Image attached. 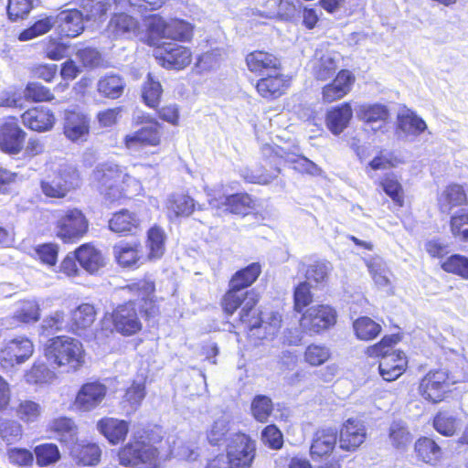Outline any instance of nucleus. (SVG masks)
Wrapping results in <instances>:
<instances>
[{"instance_id":"nucleus-1","label":"nucleus","mask_w":468,"mask_h":468,"mask_svg":"<svg viewBox=\"0 0 468 468\" xmlns=\"http://www.w3.org/2000/svg\"><path fill=\"white\" fill-rule=\"evenodd\" d=\"M261 272V266L259 262H252L236 271L229 282V289L222 300L223 310L226 314L231 315L241 306L239 320L250 322L252 326L260 323V319L257 317L250 319V312L259 302L260 295L254 289L247 290V288L258 279Z\"/></svg>"},{"instance_id":"nucleus-2","label":"nucleus","mask_w":468,"mask_h":468,"mask_svg":"<svg viewBox=\"0 0 468 468\" xmlns=\"http://www.w3.org/2000/svg\"><path fill=\"white\" fill-rule=\"evenodd\" d=\"M44 354L50 365L76 371L84 363L82 344L69 336H56L45 345Z\"/></svg>"},{"instance_id":"nucleus-3","label":"nucleus","mask_w":468,"mask_h":468,"mask_svg":"<svg viewBox=\"0 0 468 468\" xmlns=\"http://www.w3.org/2000/svg\"><path fill=\"white\" fill-rule=\"evenodd\" d=\"M397 343L395 335H385L381 341L367 347L368 356H381L378 369L382 378L386 381H393L403 374L407 367V357L402 351L391 350Z\"/></svg>"},{"instance_id":"nucleus-4","label":"nucleus","mask_w":468,"mask_h":468,"mask_svg":"<svg viewBox=\"0 0 468 468\" xmlns=\"http://www.w3.org/2000/svg\"><path fill=\"white\" fill-rule=\"evenodd\" d=\"M94 181L98 183L100 192L109 202H114L122 197L124 188L122 185L128 181H137L116 164L107 162L99 165L92 174Z\"/></svg>"},{"instance_id":"nucleus-5","label":"nucleus","mask_w":468,"mask_h":468,"mask_svg":"<svg viewBox=\"0 0 468 468\" xmlns=\"http://www.w3.org/2000/svg\"><path fill=\"white\" fill-rule=\"evenodd\" d=\"M134 435L118 453L119 462L123 466L136 468H157V449Z\"/></svg>"},{"instance_id":"nucleus-6","label":"nucleus","mask_w":468,"mask_h":468,"mask_svg":"<svg viewBox=\"0 0 468 468\" xmlns=\"http://www.w3.org/2000/svg\"><path fill=\"white\" fill-rule=\"evenodd\" d=\"M150 33L157 37L158 43L170 39L173 41H189L193 36V26L182 19L165 20L158 15H154L148 22Z\"/></svg>"},{"instance_id":"nucleus-7","label":"nucleus","mask_w":468,"mask_h":468,"mask_svg":"<svg viewBox=\"0 0 468 468\" xmlns=\"http://www.w3.org/2000/svg\"><path fill=\"white\" fill-rule=\"evenodd\" d=\"M79 174L70 165H61L53 174L41 180L40 186L48 197L61 198L79 186Z\"/></svg>"},{"instance_id":"nucleus-8","label":"nucleus","mask_w":468,"mask_h":468,"mask_svg":"<svg viewBox=\"0 0 468 468\" xmlns=\"http://www.w3.org/2000/svg\"><path fill=\"white\" fill-rule=\"evenodd\" d=\"M256 444L245 433L230 434L225 456L231 468H250L255 458Z\"/></svg>"},{"instance_id":"nucleus-9","label":"nucleus","mask_w":468,"mask_h":468,"mask_svg":"<svg viewBox=\"0 0 468 468\" xmlns=\"http://www.w3.org/2000/svg\"><path fill=\"white\" fill-rule=\"evenodd\" d=\"M337 313L330 305L320 304L306 310L300 320L303 331L310 335L321 334L336 323Z\"/></svg>"},{"instance_id":"nucleus-10","label":"nucleus","mask_w":468,"mask_h":468,"mask_svg":"<svg viewBox=\"0 0 468 468\" xmlns=\"http://www.w3.org/2000/svg\"><path fill=\"white\" fill-rule=\"evenodd\" d=\"M88 229V221L78 208L68 209L58 218L57 236L65 243L79 240Z\"/></svg>"},{"instance_id":"nucleus-11","label":"nucleus","mask_w":468,"mask_h":468,"mask_svg":"<svg viewBox=\"0 0 468 468\" xmlns=\"http://www.w3.org/2000/svg\"><path fill=\"white\" fill-rule=\"evenodd\" d=\"M458 381V379L451 378L444 370H431L421 379L419 389L425 399L438 403L444 399L450 385Z\"/></svg>"},{"instance_id":"nucleus-12","label":"nucleus","mask_w":468,"mask_h":468,"mask_svg":"<svg viewBox=\"0 0 468 468\" xmlns=\"http://www.w3.org/2000/svg\"><path fill=\"white\" fill-rule=\"evenodd\" d=\"M155 57L166 69H182L191 62L190 50L172 41L157 43Z\"/></svg>"},{"instance_id":"nucleus-13","label":"nucleus","mask_w":468,"mask_h":468,"mask_svg":"<svg viewBox=\"0 0 468 468\" xmlns=\"http://www.w3.org/2000/svg\"><path fill=\"white\" fill-rule=\"evenodd\" d=\"M34 352L33 343L27 337H16L5 343L0 350V365L4 368L25 363Z\"/></svg>"},{"instance_id":"nucleus-14","label":"nucleus","mask_w":468,"mask_h":468,"mask_svg":"<svg viewBox=\"0 0 468 468\" xmlns=\"http://www.w3.org/2000/svg\"><path fill=\"white\" fill-rule=\"evenodd\" d=\"M126 149L133 155L139 154L145 146H156L160 144V131L157 122H152L131 133L123 138Z\"/></svg>"},{"instance_id":"nucleus-15","label":"nucleus","mask_w":468,"mask_h":468,"mask_svg":"<svg viewBox=\"0 0 468 468\" xmlns=\"http://www.w3.org/2000/svg\"><path fill=\"white\" fill-rule=\"evenodd\" d=\"M112 323L115 330L123 335H132L140 331L142 324L134 302L119 305L112 313Z\"/></svg>"},{"instance_id":"nucleus-16","label":"nucleus","mask_w":468,"mask_h":468,"mask_svg":"<svg viewBox=\"0 0 468 468\" xmlns=\"http://www.w3.org/2000/svg\"><path fill=\"white\" fill-rule=\"evenodd\" d=\"M106 393V386L98 381L85 383L76 395L74 406L80 411H90L101 403Z\"/></svg>"},{"instance_id":"nucleus-17","label":"nucleus","mask_w":468,"mask_h":468,"mask_svg":"<svg viewBox=\"0 0 468 468\" xmlns=\"http://www.w3.org/2000/svg\"><path fill=\"white\" fill-rule=\"evenodd\" d=\"M68 448L70 457L80 466H95L100 463L101 450L94 442L76 438Z\"/></svg>"},{"instance_id":"nucleus-18","label":"nucleus","mask_w":468,"mask_h":468,"mask_svg":"<svg viewBox=\"0 0 468 468\" xmlns=\"http://www.w3.org/2000/svg\"><path fill=\"white\" fill-rule=\"evenodd\" d=\"M367 431L364 422L348 419L340 431L339 445L345 451H356L366 440Z\"/></svg>"},{"instance_id":"nucleus-19","label":"nucleus","mask_w":468,"mask_h":468,"mask_svg":"<svg viewBox=\"0 0 468 468\" xmlns=\"http://www.w3.org/2000/svg\"><path fill=\"white\" fill-rule=\"evenodd\" d=\"M63 130L71 142L85 141L90 132V118L81 112L67 111Z\"/></svg>"},{"instance_id":"nucleus-20","label":"nucleus","mask_w":468,"mask_h":468,"mask_svg":"<svg viewBox=\"0 0 468 468\" xmlns=\"http://www.w3.org/2000/svg\"><path fill=\"white\" fill-rule=\"evenodd\" d=\"M55 25L61 36L76 37L84 30V16L78 9H68L55 16Z\"/></svg>"},{"instance_id":"nucleus-21","label":"nucleus","mask_w":468,"mask_h":468,"mask_svg":"<svg viewBox=\"0 0 468 468\" xmlns=\"http://www.w3.org/2000/svg\"><path fill=\"white\" fill-rule=\"evenodd\" d=\"M26 133L14 122L0 127V150L8 154H19L24 146Z\"/></svg>"},{"instance_id":"nucleus-22","label":"nucleus","mask_w":468,"mask_h":468,"mask_svg":"<svg viewBox=\"0 0 468 468\" xmlns=\"http://www.w3.org/2000/svg\"><path fill=\"white\" fill-rule=\"evenodd\" d=\"M355 81V76L347 69L340 70L334 80L323 88V100L325 102H333L342 99L351 90Z\"/></svg>"},{"instance_id":"nucleus-23","label":"nucleus","mask_w":468,"mask_h":468,"mask_svg":"<svg viewBox=\"0 0 468 468\" xmlns=\"http://www.w3.org/2000/svg\"><path fill=\"white\" fill-rule=\"evenodd\" d=\"M169 217L187 218L194 211H201L206 209L205 204L197 203L192 197L187 194H172L167 198L166 203Z\"/></svg>"},{"instance_id":"nucleus-24","label":"nucleus","mask_w":468,"mask_h":468,"mask_svg":"<svg viewBox=\"0 0 468 468\" xmlns=\"http://www.w3.org/2000/svg\"><path fill=\"white\" fill-rule=\"evenodd\" d=\"M21 118L25 126L40 133L51 130L55 123L53 112L48 108L42 106L26 111Z\"/></svg>"},{"instance_id":"nucleus-25","label":"nucleus","mask_w":468,"mask_h":468,"mask_svg":"<svg viewBox=\"0 0 468 468\" xmlns=\"http://www.w3.org/2000/svg\"><path fill=\"white\" fill-rule=\"evenodd\" d=\"M246 63L248 69L259 75L279 70L280 60L273 55L262 50H256L247 55Z\"/></svg>"},{"instance_id":"nucleus-26","label":"nucleus","mask_w":468,"mask_h":468,"mask_svg":"<svg viewBox=\"0 0 468 468\" xmlns=\"http://www.w3.org/2000/svg\"><path fill=\"white\" fill-rule=\"evenodd\" d=\"M353 116L351 105L344 102L332 108L326 113V126L335 134H340L349 124Z\"/></svg>"},{"instance_id":"nucleus-27","label":"nucleus","mask_w":468,"mask_h":468,"mask_svg":"<svg viewBox=\"0 0 468 468\" xmlns=\"http://www.w3.org/2000/svg\"><path fill=\"white\" fill-rule=\"evenodd\" d=\"M139 29V22L133 16L121 13L114 15L108 25V32L114 38H130Z\"/></svg>"},{"instance_id":"nucleus-28","label":"nucleus","mask_w":468,"mask_h":468,"mask_svg":"<svg viewBox=\"0 0 468 468\" xmlns=\"http://www.w3.org/2000/svg\"><path fill=\"white\" fill-rule=\"evenodd\" d=\"M336 440L337 431L335 429L327 428L317 431L310 448L312 457H322L330 453L336 444Z\"/></svg>"},{"instance_id":"nucleus-29","label":"nucleus","mask_w":468,"mask_h":468,"mask_svg":"<svg viewBox=\"0 0 468 468\" xmlns=\"http://www.w3.org/2000/svg\"><path fill=\"white\" fill-rule=\"evenodd\" d=\"M97 428L111 443L117 444L125 439L129 423L123 420L105 418L98 421Z\"/></svg>"},{"instance_id":"nucleus-30","label":"nucleus","mask_w":468,"mask_h":468,"mask_svg":"<svg viewBox=\"0 0 468 468\" xmlns=\"http://www.w3.org/2000/svg\"><path fill=\"white\" fill-rule=\"evenodd\" d=\"M286 81L280 74L279 70L268 73L265 77L260 79L256 89L258 92L266 99H274L280 97L285 89Z\"/></svg>"},{"instance_id":"nucleus-31","label":"nucleus","mask_w":468,"mask_h":468,"mask_svg":"<svg viewBox=\"0 0 468 468\" xmlns=\"http://www.w3.org/2000/svg\"><path fill=\"white\" fill-rule=\"evenodd\" d=\"M425 130V121L413 111L407 109L398 115V131L405 136H419Z\"/></svg>"},{"instance_id":"nucleus-32","label":"nucleus","mask_w":468,"mask_h":468,"mask_svg":"<svg viewBox=\"0 0 468 468\" xmlns=\"http://www.w3.org/2000/svg\"><path fill=\"white\" fill-rule=\"evenodd\" d=\"M257 317L260 319V323L255 326L250 325V322L240 321L245 324L246 328L252 332L253 330L261 329L264 327L266 334L269 335H275L282 324V314L279 312H270L267 314L259 313L254 307L250 312V319Z\"/></svg>"},{"instance_id":"nucleus-33","label":"nucleus","mask_w":468,"mask_h":468,"mask_svg":"<svg viewBox=\"0 0 468 468\" xmlns=\"http://www.w3.org/2000/svg\"><path fill=\"white\" fill-rule=\"evenodd\" d=\"M79 264L88 272L94 273L104 266V259L100 250L90 244H83L76 250Z\"/></svg>"},{"instance_id":"nucleus-34","label":"nucleus","mask_w":468,"mask_h":468,"mask_svg":"<svg viewBox=\"0 0 468 468\" xmlns=\"http://www.w3.org/2000/svg\"><path fill=\"white\" fill-rule=\"evenodd\" d=\"M466 202V193L463 187L457 184L448 186L438 199L441 211L446 214L450 213L453 207L464 205Z\"/></svg>"},{"instance_id":"nucleus-35","label":"nucleus","mask_w":468,"mask_h":468,"mask_svg":"<svg viewBox=\"0 0 468 468\" xmlns=\"http://www.w3.org/2000/svg\"><path fill=\"white\" fill-rule=\"evenodd\" d=\"M139 219L134 213L127 209H122L112 215L109 220V228L112 231L127 234L133 233L138 229Z\"/></svg>"},{"instance_id":"nucleus-36","label":"nucleus","mask_w":468,"mask_h":468,"mask_svg":"<svg viewBox=\"0 0 468 468\" xmlns=\"http://www.w3.org/2000/svg\"><path fill=\"white\" fill-rule=\"evenodd\" d=\"M95 320L94 307L90 303H83L71 313L69 331L80 335L79 331L90 327Z\"/></svg>"},{"instance_id":"nucleus-37","label":"nucleus","mask_w":468,"mask_h":468,"mask_svg":"<svg viewBox=\"0 0 468 468\" xmlns=\"http://www.w3.org/2000/svg\"><path fill=\"white\" fill-rule=\"evenodd\" d=\"M124 88V80L117 74L105 75L101 77L97 83L99 93L109 99L120 98Z\"/></svg>"},{"instance_id":"nucleus-38","label":"nucleus","mask_w":468,"mask_h":468,"mask_svg":"<svg viewBox=\"0 0 468 468\" xmlns=\"http://www.w3.org/2000/svg\"><path fill=\"white\" fill-rule=\"evenodd\" d=\"M252 198L246 193H238L221 197L220 204L224 211L245 216L251 208Z\"/></svg>"},{"instance_id":"nucleus-39","label":"nucleus","mask_w":468,"mask_h":468,"mask_svg":"<svg viewBox=\"0 0 468 468\" xmlns=\"http://www.w3.org/2000/svg\"><path fill=\"white\" fill-rule=\"evenodd\" d=\"M418 457L426 463L435 464L441 458V447L431 438L421 437L415 442Z\"/></svg>"},{"instance_id":"nucleus-40","label":"nucleus","mask_w":468,"mask_h":468,"mask_svg":"<svg viewBox=\"0 0 468 468\" xmlns=\"http://www.w3.org/2000/svg\"><path fill=\"white\" fill-rule=\"evenodd\" d=\"M280 173L281 170L277 166H275L271 172H268L262 166H257L253 169H241L240 176L249 183L267 185L273 181Z\"/></svg>"},{"instance_id":"nucleus-41","label":"nucleus","mask_w":468,"mask_h":468,"mask_svg":"<svg viewBox=\"0 0 468 468\" xmlns=\"http://www.w3.org/2000/svg\"><path fill=\"white\" fill-rule=\"evenodd\" d=\"M356 337L360 340L369 341L375 339L381 332V326L367 316L357 318L353 323Z\"/></svg>"},{"instance_id":"nucleus-42","label":"nucleus","mask_w":468,"mask_h":468,"mask_svg":"<svg viewBox=\"0 0 468 468\" xmlns=\"http://www.w3.org/2000/svg\"><path fill=\"white\" fill-rule=\"evenodd\" d=\"M166 235L165 230L158 226L152 227L147 232V247L149 259H159L165 252Z\"/></svg>"},{"instance_id":"nucleus-43","label":"nucleus","mask_w":468,"mask_h":468,"mask_svg":"<svg viewBox=\"0 0 468 468\" xmlns=\"http://www.w3.org/2000/svg\"><path fill=\"white\" fill-rule=\"evenodd\" d=\"M55 16H48L37 20L32 26L20 32L18 39L27 41L48 33L55 25Z\"/></svg>"},{"instance_id":"nucleus-44","label":"nucleus","mask_w":468,"mask_h":468,"mask_svg":"<svg viewBox=\"0 0 468 468\" xmlns=\"http://www.w3.org/2000/svg\"><path fill=\"white\" fill-rule=\"evenodd\" d=\"M357 117L367 123L383 122L388 115L386 106L381 104L361 105L356 111Z\"/></svg>"},{"instance_id":"nucleus-45","label":"nucleus","mask_w":468,"mask_h":468,"mask_svg":"<svg viewBox=\"0 0 468 468\" xmlns=\"http://www.w3.org/2000/svg\"><path fill=\"white\" fill-rule=\"evenodd\" d=\"M380 185L383 191L393 200L397 206H403L404 191L401 184L394 174H387L382 178Z\"/></svg>"},{"instance_id":"nucleus-46","label":"nucleus","mask_w":468,"mask_h":468,"mask_svg":"<svg viewBox=\"0 0 468 468\" xmlns=\"http://www.w3.org/2000/svg\"><path fill=\"white\" fill-rule=\"evenodd\" d=\"M332 269V264L329 261H317L307 267L305 276L308 281L324 286L328 281Z\"/></svg>"},{"instance_id":"nucleus-47","label":"nucleus","mask_w":468,"mask_h":468,"mask_svg":"<svg viewBox=\"0 0 468 468\" xmlns=\"http://www.w3.org/2000/svg\"><path fill=\"white\" fill-rule=\"evenodd\" d=\"M34 452L37 458V464L40 467L48 466L60 459V452L54 443H42L36 446Z\"/></svg>"},{"instance_id":"nucleus-48","label":"nucleus","mask_w":468,"mask_h":468,"mask_svg":"<svg viewBox=\"0 0 468 468\" xmlns=\"http://www.w3.org/2000/svg\"><path fill=\"white\" fill-rule=\"evenodd\" d=\"M115 258L122 267H133L138 260V250L135 245L121 242L113 247Z\"/></svg>"},{"instance_id":"nucleus-49","label":"nucleus","mask_w":468,"mask_h":468,"mask_svg":"<svg viewBox=\"0 0 468 468\" xmlns=\"http://www.w3.org/2000/svg\"><path fill=\"white\" fill-rule=\"evenodd\" d=\"M389 441L393 447L405 449L411 441V435L402 421H393L389 427Z\"/></svg>"},{"instance_id":"nucleus-50","label":"nucleus","mask_w":468,"mask_h":468,"mask_svg":"<svg viewBox=\"0 0 468 468\" xmlns=\"http://www.w3.org/2000/svg\"><path fill=\"white\" fill-rule=\"evenodd\" d=\"M337 65L335 59L330 54L322 55L314 61L313 70L319 80H327L335 73Z\"/></svg>"},{"instance_id":"nucleus-51","label":"nucleus","mask_w":468,"mask_h":468,"mask_svg":"<svg viewBox=\"0 0 468 468\" xmlns=\"http://www.w3.org/2000/svg\"><path fill=\"white\" fill-rule=\"evenodd\" d=\"M16 414L26 423L37 422L41 415V407L33 400H20L16 408Z\"/></svg>"},{"instance_id":"nucleus-52","label":"nucleus","mask_w":468,"mask_h":468,"mask_svg":"<svg viewBox=\"0 0 468 468\" xmlns=\"http://www.w3.org/2000/svg\"><path fill=\"white\" fill-rule=\"evenodd\" d=\"M41 328L43 334L48 335L63 330L69 331V324L63 312L56 311L43 320Z\"/></svg>"},{"instance_id":"nucleus-53","label":"nucleus","mask_w":468,"mask_h":468,"mask_svg":"<svg viewBox=\"0 0 468 468\" xmlns=\"http://www.w3.org/2000/svg\"><path fill=\"white\" fill-rule=\"evenodd\" d=\"M250 410L256 420L267 422L272 412L271 399L265 395H257L252 399Z\"/></svg>"},{"instance_id":"nucleus-54","label":"nucleus","mask_w":468,"mask_h":468,"mask_svg":"<svg viewBox=\"0 0 468 468\" xmlns=\"http://www.w3.org/2000/svg\"><path fill=\"white\" fill-rule=\"evenodd\" d=\"M441 268L446 272L453 273L468 280V258L460 254H453L448 257L442 263Z\"/></svg>"},{"instance_id":"nucleus-55","label":"nucleus","mask_w":468,"mask_h":468,"mask_svg":"<svg viewBox=\"0 0 468 468\" xmlns=\"http://www.w3.org/2000/svg\"><path fill=\"white\" fill-rule=\"evenodd\" d=\"M162 92L163 89L160 82L154 80L151 74H148L142 95L145 104L151 108H156L160 102Z\"/></svg>"},{"instance_id":"nucleus-56","label":"nucleus","mask_w":468,"mask_h":468,"mask_svg":"<svg viewBox=\"0 0 468 468\" xmlns=\"http://www.w3.org/2000/svg\"><path fill=\"white\" fill-rule=\"evenodd\" d=\"M451 230L462 241H468V209H461L451 218Z\"/></svg>"},{"instance_id":"nucleus-57","label":"nucleus","mask_w":468,"mask_h":468,"mask_svg":"<svg viewBox=\"0 0 468 468\" xmlns=\"http://www.w3.org/2000/svg\"><path fill=\"white\" fill-rule=\"evenodd\" d=\"M368 271L378 287H387L389 284L388 271L380 258H375L367 262Z\"/></svg>"},{"instance_id":"nucleus-58","label":"nucleus","mask_w":468,"mask_h":468,"mask_svg":"<svg viewBox=\"0 0 468 468\" xmlns=\"http://www.w3.org/2000/svg\"><path fill=\"white\" fill-rule=\"evenodd\" d=\"M14 317L24 324L37 322L39 317V306L34 301L23 302L16 311Z\"/></svg>"},{"instance_id":"nucleus-59","label":"nucleus","mask_w":468,"mask_h":468,"mask_svg":"<svg viewBox=\"0 0 468 468\" xmlns=\"http://www.w3.org/2000/svg\"><path fill=\"white\" fill-rule=\"evenodd\" d=\"M33 8V0H8L7 15L10 20L24 19Z\"/></svg>"},{"instance_id":"nucleus-60","label":"nucleus","mask_w":468,"mask_h":468,"mask_svg":"<svg viewBox=\"0 0 468 468\" xmlns=\"http://www.w3.org/2000/svg\"><path fill=\"white\" fill-rule=\"evenodd\" d=\"M52 429L61 434L60 441H65L69 445L76 439V431L74 422L69 418H58L52 423Z\"/></svg>"},{"instance_id":"nucleus-61","label":"nucleus","mask_w":468,"mask_h":468,"mask_svg":"<svg viewBox=\"0 0 468 468\" xmlns=\"http://www.w3.org/2000/svg\"><path fill=\"white\" fill-rule=\"evenodd\" d=\"M434 429L444 436H452L456 431V419L448 412H439L433 420Z\"/></svg>"},{"instance_id":"nucleus-62","label":"nucleus","mask_w":468,"mask_h":468,"mask_svg":"<svg viewBox=\"0 0 468 468\" xmlns=\"http://www.w3.org/2000/svg\"><path fill=\"white\" fill-rule=\"evenodd\" d=\"M111 6L110 0H83L82 8L89 20H96L104 16Z\"/></svg>"},{"instance_id":"nucleus-63","label":"nucleus","mask_w":468,"mask_h":468,"mask_svg":"<svg viewBox=\"0 0 468 468\" xmlns=\"http://www.w3.org/2000/svg\"><path fill=\"white\" fill-rule=\"evenodd\" d=\"M330 356V352L327 347L320 345H310L307 346L304 358L305 361L311 366H319L324 364Z\"/></svg>"},{"instance_id":"nucleus-64","label":"nucleus","mask_w":468,"mask_h":468,"mask_svg":"<svg viewBox=\"0 0 468 468\" xmlns=\"http://www.w3.org/2000/svg\"><path fill=\"white\" fill-rule=\"evenodd\" d=\"M229 422L225 418L214 421L210 431L207 432V440L211 445H218L229 434Z\"/></svg>"}]
</instances>
